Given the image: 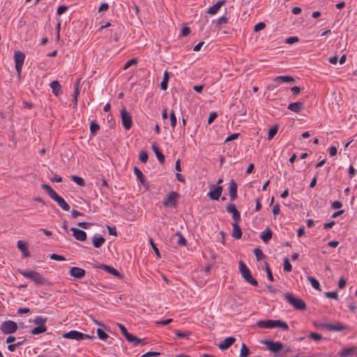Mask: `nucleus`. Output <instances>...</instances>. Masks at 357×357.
Segmentation results:
<instances>
[{
	"label": "nucleus",
	"instance_id": "f257e3e1",
	"mask_svg": "<svg viewBox=\"0 0 357 357\" xmlns=\"http://www.w3.org/2000/svg\"><path fill=\"white\" fill-rule=\"evenodd\" d=\"M17 271L24 277L30 279L37 286H43L50 284L48 280L37 271L21 269H18Z\"/></svg>",
	"mask_w": 357,
	"mask_h": 357
},
{
	"label": "nucleus",
	"instance_id": "f03ea898",
	"mask_svg": "<svg viewBox=\"0 0 357 357\" xmlns=\"http://www.w3.org/2000/svg\"><path fill=\"white\" fill-rule=\"evenodd\" d=\"M41 188L46 191L48 195L54 202H56L63 211H68L70 210V205L64 200L63 197L59 196L49 184L43 183L41 185Z\"/></svg>",
	"mask_w": 357,
	"mask_h": 357
},
{
	"label": "nucleus",
	"instance_id": "7ed1b4c3",
	"mask_svg": "<svg viewBox=\"0 0 357 357\" xmlns=\"http://www.w3.org/2000/svg\"><path fill=\"white\" fill-rule=\"evenodd\" d=\"M257 325L258 327L264 328H273L275 327H280L283 331L289 330L288 324L286 322L281 321L280 319L259 320L257 321Z\"/></svg>",
	"mask_w": 357,
	"mask_h": 357
},
{
	"label": "nucleus",
	"instance_id": "20e7f679",
	"mask_svg": "<svg viewBox=\"0 0 357 357\" xmlns=\"http://www.w3.org/2000/svg\"><path fill=\"white\" fill-rule=\"evenodd\" d=\"M284 298L296 310L303 311L307 309V305L304 301L298 297H296L293 294L287 293L284 294Z\"/></svg>",
	"mask_w": 357,
	"mask_h": 357
},
{
	"label": "nucleus",
	"instance_id": "39448f33",
	"mask_svg": "<svg viewBox=\"0 0 357 357\" xmlns=\"http://www.w3.org/2000/svg\"><path fill=\"white\" fill-rule=\"evenodd\" d=\"M239 271L241 273L243 279L250 284L257 287L258 286L257 280L254 278L251 274L250 269L247 267V266L243 263V261H239Z\"/></svg>",
	"mask_w": 357,
	"mask_h": 357
},
{
	"label": "nucleus",
	"instance_id": "423d86ee",
	"mask_svg": "<svg viewBox=\"0 0 357 357\" xmlns=\"http://www.w3.org/2000/svg\"><path fill=\"white\" fill-rule=\"evenodd\" d=\"M268 350L274 354L275 357L278 356V353L283 349L284 344L280 342H274L271 340H265L262 341Z\"/></svg>",
	"mask_w": 357,
	"mask_h": 357
},
{
	"label": "nucleus",
	"instance_id": "0eeeda50",
	"mask_svg": "<svg viewBox=\"0 0 357 357\" xmlns=\"http://www.w3.org/2000/svg\"><path fill=\"white\" fill-rule=\"evenodd\" d=\"M63 337L64 338L75 340L77 341H80V340H82L84 339H93V336H91L88 334H84L83 333H81V332H79L77 331H74V330L70 331L67 333H64L63 334Z\"/></svg>",
	"mask_w": 357,
	"mask_h": 357
},
{
	"label": "nucleus",
	"instance_id": "6e6552de",
	"mask_svg": "<svg viewBox=\"0 0 357 357\" xmlns=\"http://www.w3.org/2000/svg\"><path fill=\"white\" fill-rule=\"evenodd\" d=\"M179 194L176 191H171L169 192L167 197L163 200V205L165 207H177V199L179 197Z\"/></svg>",
	"mask_w": 357,
	"mask_h": 357
},
{
	"label": "nucleus",
	"instance_id": "1a4fd4ad",
	"mask_svg": "<svg viewBox=\"0 0 357 357\" xmlns=\"http://www.w3.org/2000/svg\"><path fill=\"white\" fill-rule=\"evenodd\" d=\"M25 54L20 51H15L14 54V60L15 63V69L18 77H20L22 68L24 62Z\"/></svg>",
	"mask_w": 357,
	"mask_h": 357
},
{
	"label": "nucleus",
	"instance_id": "9d476101",
	"mask_svg": "<svg viewBox=\"0 0 357 357\" xmlns=\"http://www.w3.org/2000/svg\"><path fill=\"white\" fill-rule=\"evenodd\" d=\"M120 113L123 128L126 130H130L132 126V119L131 114L126 110V108L121 109Z\"/></svg>",
	"mask_w": 357,
	"mask_h": 357
},
{
	"label": "nucleus",
	"instance_id": "9b49d317",
	"mask_svg": "<svg viewBox=\"0 0 357 357\" xmlns=\"http://www.w3.org/2000/svg\"><path fill=\"white\" fill-rule=\"evenodd\" d=\"M17 329V324L11 320L3 321L1 325V331L4 334L15 333Z\"/></svg>",
	"mask_w": 357,
	"mask_h": 357
},
{
	"label": "nucleus",
	"instance_id": "f8f14e48",
	"mask_svg": "<svg viewBox=\"0 0 357 357\" xmlns=\"http://www.w3.org/2000/svg\"><path fill=\"white\" fill-rule=\"evenodd\" d=\"M319 326L326 328L330 331H342L348 329V326L340 322H335V324H321Z\"/></svg>",
	"mask_w": 357,
	"mask_h": 357
},
{
	"label": "nucleus",
	"instance_id": "ddd939ff",
	"mask_svg": "<svg viewBox=\"0 0 357 357\" xmlns=\"http://www.w3.org/2000/svg\"><path fill=\"white\" fill-rule=\"evenodd\" d=\"M98 268L116 276L119 279H122L123 278V275L119 271H117L111 266L100 264L98 266Z\"/></svg>",
	"mask_w": 357,
	"mask_h": 357
},
{
	"label": "nucleus",
	"instance_id": "4468645a",
	"mask_svg": "<svg viewBox=\"0 0 357 357\" xmlns=\"http://www.w3.org/2000/svg\"><path fill=\"white\" fill-rule=\"evenodd\" d=\"M222 190L223 188L222 186L211 185L208 195L212 200H218L221 196Z\"/></svg>",
	"mask_w": 357,
	"mask_h": 357
},
{
	"label": "nucleus",
	"instance_id": "2eb2a0df",
	"mask_svg": "<svg viewBox=\"0 0 357 357\" xmlns=\"http://www.w3.org/2000/svg\"><path fill=\"white\" fill-rule=\"evenodd\" d=\"M227 211L232 214V218L234 221V222H240L241 215L239 211L236 209L234 204H228L227 206Z\"/></svg>",
	"mask_w": 357,
	"mask_h": 357
},
{
	"label": "nucleus",
	"instance_id": "dca6fc26",
	"mask_svg": "<svg viewBox=\"0 0 357 357\" xmlns=\"http://www.w3.org/2000/svg\"><path fill=\"white\" fill-rule=\"evenodd\" d=\"M85 274V270L82 268L73 266L70 269V275L76 279L82 278Z\"/></svg>",
	"mask_w": 357,
	"mask_h": 357
},
{
	"label": "nucleus",
	"instance_id": "f3484780",
	"mask_svg": "<svg viewBox=\"0 0 357 357\" xmlns=\"http://www.w3.org/2000/svg\"><path fill=\"white\" fill-rule=\"evenodd\" d=\"M70 231H73V236L76 240L84 241L86 239V233L79 229L71 227Z\"/></svg>",
	"mask_w": 357,
	"mask_h": 357
},
{
	"label": "nucleus",
	"instance_id": "a211bd4d",
	"mask_svg": "<svg viewBox=\"0 0 357 357\" xmlns=\"http://www.w3.org/2000/svg\"><path fill=\"white\" fill-rule=\"evenodd\" d=\"M235 341L236 338L234 337H228L218 344V347L222 351L226 350L229 349L235 342Z\"/></svg>",
	"mask_w": 357,
	"mask_h": 357
},
{
	"label": "nucleus",
	"instance_id": "6ab92c4d",
	"mask_svg": "<svg viewBox=\"0 0 357 357\" xmlns=\"http://www.w3.org/2000/svg\"><path fill=\"white\" fill-rule=\"evenodd\" d=\"M229 194L231 201H234L237 198V184L236 181L231 179L229 182Z\"/></svg>",
	"mask_w": 357,
	"mask_h": 357
},
{
	"label": "nucleus",
	"instance_id": "aec40b11",
	"mask_svg": "<svg viewBox=\"0 0 357 357\" xmlns=\"http://www.w3.org/2000/svg\"><path fill=\"white\" fill-rule=\"evenodd\" d=\"M225 2V0H220L217 1L213 6L208 8L206 13L211 15L216 14Z\"/></svg>",
	"mask_w": 357,
	"mask_h": 357
},
{
	"label": "nucleus",
	"instance_id": "412c9836",
	"mask_svg": "<svg viewBox=\"0 0 357 357\" xmlns=\"http://www.w3.org/2000/svg\"><path fill=\"white\" fill-rule=\"evenodd\" d=\"M151 148H152L153 152L155 153V156L158 158V160H159V162L161 164H163L165 162V155L160 151L157 144L155 142L152 143Z\"/></svg>",
	"mask_w": 357,
	"mask_h": 357
},
{
	"label": "nucleus",
	"instance_id": "4be33fe9",
	"mask_svg": "<svg viewBox=\"0 0 357 357\" xmlns=\"http://www.w3.org/2000/svg\"><path fill=\"white\" fill-rule=\"evenodd\" d=\"M287 109L294 112L299 113L303 109V103L302 102H291L288 105Z\"/></svg>",
	"mask_w": 357,
	"mask_h": 357
},
{
	"label": "nucleus",
	"instance_id": "5701e85b",
	"mask_svg": "<svg viewBox=\"0 0 357 357\" xmlns=\"http://www.w3.org/2000/svg\"><path fill=\"white\" fill-rule=\"evenodd\" d=\"M274 82L278 85L280 82L292 83L295 82L293 77L289 75H281L274 78Z\"/></svg>",
	"mask_w": 357,
	"mask_h": 357
},
{
	"label": "nucleus",
	"instance_id": "b1692460",
	"mask_svg": "<svg viewBox=\"0 0 357 357\" xmlns=\"http://www.w3.org/2000/svg\"><path fill=\"white\" fill-rule=\"evenodd\" d=\"M17 246L20 250L24 257H28L30 256V252L29 251L28 246L23 241H18Z\"/></svg>",
	"mask_w": 357,
	"mask_h": 357
},
{
	"label": "nucleus",
	"instance_id": "393cba45",
	"mask_svg": "<svg viewBox=\"0 0 357 357\" xmlns=\"http://www.w3.org/2000/svg\"><path fill=\"white\" fill-rule=\"evenodd\" d=\"M238 223L239 222L232 223V236L236 239H240L243 234Z\"/></svg>",
	"mask_w": 357,
	"mask_h": 357
},
{
	"label": "nucleus",
	"instance_id": "a878e982",
	"mask_svg": "<svg viewBox=\"0 0 357 357\" xmlns=\"http://www.w3.org/2000/svg\"><path fill=\"white\" fill-rule=\"evenodd\" d=\"M50 87L52 88V93L56 96H59L62 93L61 86L57 80L52 82L50 83Z\"/></svg>",
	"mask_w": 357,
	"mask_h": 357
},
{
	"label": "nucleus",
	"instance_id": "bb28decb",
	"mask_svg": "<svg viewBox=\"0 0 357 357\" xmlns=\"http://www.w3.org/2000/svg\"><path fill=\"white\" fill-rule=\"evenodd\" d=\"M105 242V238L101 236L95 235L92 238L93 246L96 248H100Z\"/></svg>",
	"mask_w": 357,
	"mask_h": 357
},
{
	"label": "nucleus",
	"instance_id": "cd10ccee",
	"mask_svg": "<svg viewBox=\"0 0 357 357\" xmlns=\"http://www.w3.org/2000/svg\"><path fill=\"white\" fill-rule=\"evenodd\" d=\"M273 232L269 227H267L266 230L260 234L261 239L264 243H267L272 238Z\"/></svg>",
	"mask_w": 357,
	"mask_h": 357
},
{
	"label": "nucleus",
	"instance_id": "c85d7f7f",
	"mask_svg": "<svg viewBox=\"0 0 357 357\" xmlns=\"http://www.w3.org/2000/svg\"><path fill=\"white\" fill-rule=\"evenodd\" d=\"M174 333L176 335V336L178 338H182V339H189L190 335H192V332L189 331H181L178 330H176L174 331Z\"/></svg>",
	"mask_w": 357,
	"mask_h": 357
},
{
	"label": "nucleus",
	"instance_id": "c756f323",
	"mask_svg": "<svg viewBox=\"0 0 357 357\" xmlns=\"http://www.w3.org/2000/svg\"><path fill=\"white\" fill-rule=\"evenodd\" d=\"M47 319L46 317H43L41 316H37L34 318L33 320V322L38 325V326L47 328L45 323L47 321Z\"/></svg>",
	"mask_w": 357,
	"mask_h": 357
},
{
	"label": "nucleus",
	"instance_id": "7c9ffc66",
	"mask_svg": "<svg viewBox=\"0 0 357 357\" xmlns=\"http://www.w3.org/2000/svg\"><path fill=\"white\" fill-rule=\"evenodd\" d=\"M169 73L166 70L165 71L164 74H163V78H162V80L160 83V89L163 91H165L167 90V85H168V82H169Z\"/></svg>",
	"mask_w": 357,
	"mask_h": 357
},
{
	"label": "nucleus",
	"instance_id": "2f4dec72",
	"mask_svg": "<svg viewBox=\"0 0 357 357\" xmlns=\"http://www.w3.org/2000/svg\"><path fill=\"white\" fill-rule=\"evenodd\" d=\"M134 173L136 175L138 180L139 181V182L142 185H144L145 177H144L143 173L142 172V171L138 167H134Z\"/></svg>",
	"mask_w": 357,
	"mask_h": 357
},
{
	"label": "nucleus",
	"instance_id": "473e14b6",
	"mask_svg": "<svg viewBox=\"0 0 357 357\" xmlns=\"http://www.w3.org/2000/svg\"><path fill=\"white\" fill-rule=\"evenodd\" d=\"M278 131V125H274L273 126H272L268 130L267 139L268 140L272 139L274 137V136L277 134Z\"/></svg>",
	"mask_w": 357,
	"mask_h": 357
},
{
	"label": "nucleus",
	"instance_id": "72a5a7b5",
	"mask_svg": "<svg viewBox=\"0 0 357 357\" xmlns=\"http://www.w3.org/2000/svg\"><path fill=\"white\" fill-rule=\"evenodd\" d=\"M250 353L249 348L243 343L240 351V357H248Z\"/></svg>",
	"mask_w": 357,
	"mask_h": 357
},
{
	"label": "nucleus",
	"instance_id": "f704fd0d",
	"mask_svg": "<svg viewBox=\"0 0 357 357\" xmlns=\"http://www.w3.org/2000/svg\"><path fill=\"white\" fill-rule=\"evenodd\" d=\"M127 341L131 343L134 347L137 346L139 344H140V339L138 338L137 336L130 334L128 337L127 338Z\"/></svg>",
	"mask_w": 357,
	"mask_h": 357
},
{
	"label": "nucleus",
	"instance_id": "c9c22d12",
	"mask_svg": "<svg viewBox=\"0 0 357 357\" xmlns=\"http://www.w3.org/2000/svg\"><path fill=\"white\" fill-rule=\"evenodd\" d=\"M307 280L310 282L311 285L317 290L320 291V284L319 281L312 276H307Z\"/></svg>",
	"mask_w": 357,
	"mask_h": 357
},
{
	"label": "nucleus",
	"instance_id": "e433bc0d",
	"mask_svg": "<svg viewBox=\"0 0 357 357\" xmlns=\"http://www.w3.org/2000/svg\"><path fill=\"white\" fill-rule=\"evenodd\" d=\"M79 80L78 79L75 84V89L73 92V102L75 105L77 104V97L79 94Z\"/></svg>",
	"mask_w": 357,
	"mask_h": 357
},
{
	"label": "nucleus",
	"instance_id": "4c0bfd02",
	"mask_svg": "<svg viewBox=\"0 0 357 357\" xmlns=\"http://www.w3.org/2000/svg\"><path fill=\"white\" fill-rule=\"evenodd\" d=\"M100 130L99 125L94 121L90 123V132L92 135H96L98 130Z\"/></svg>",
	"mask_w": 357,
	"mask_h": 357
},
{
	"label": "nucleus",
	"instance_id": "58836bf2",
	"mask_svg": "<svg viewBox=\"0 0 357 357\" xmlns=\"http://www.w3.org/2000/svg\"><path fill=\"white\" fill-rule=\"evenodd\" d=\"M174 235L178 237V240L177 242L178 245H181V246L186 245L187 241L179 231L176 232V234Z\"/></svg>",
	"mask_w": 357,
	"mask_h": 357
},
{
	"label": "nucleus",
	"instance_id": "ea45409f",
	"mask_svg": "<svg viewBox=\"0 0 357 357\" xmlns=\"http://www.w3.org/2000/svg\"><path fill=\"white\" fill-rule=\"evenodd\" d=\"M254 254L256 257L257 261H260L265 257V255L263 253L262 250L259 248L254 249Z\"/></svg>",
	"mask_w": 357,
	"mask_h": 357
},
{
	"label": "nucleus",
	"instance_id": "a19ab883",
	"mask_svg": "<svg viewBox=\"0 0 357 357\" xmlns=\"http://www.w3.org/2000/svg\"><path fill=\"white\" fill-rule=\"evenodd\" d=\"M71 180L74 181L75 183H77L79 186H84L85 185V181L84 180L76 175L71 176Z\"/></svg>",
	"mask_w": 357,
	"mask_h": 357
},
{
	"label": "nucleus",
	"instance_id": "79ce46f5",
	"mask_svg": "<svg viewBox=\"0 0 357 357\" xmlns=\"http://www.w3.org/2000/svg\"><path fill=\"white\" fill-rule=\"evenodd\" d=\"M47 331V328H43L40 326H36L33 328L31 331V334L32 335H38L43 333H45Z\"/></svg>",
	"mask_w": 357,
	"mask_h": 357
},
{
	"label": "nucleus",
	"instance_id": "37998d69",
	"mask_svg": "<svg viewBox=\"0 0 357 357\" xmlns=\"http://www.w3.org/2000/svg\"><path fill=\"white\" fill-rule=\"evenodd\" d=\"M96 333L98 338L102 340H105L109 337L108 335L101 328H98Z\"/></svg>",
	"mask_w": 357,
	"mask_h": 357
},
{
	"label": "nucleus",
	"instance_id": "c03bdc74",
	"mask_svg": "<svg viewBox=\"0 0 357 357\" xmlns=\"http://www.w3.org/2000/svg\"><path fill=\"white\" fill-rule=\"evenodd\" d=\"M148 153L146 151H141L139 152V159L142 162L146 163L148 160Z\"/></svg>",
	"mask_w": 357,
	"mask_h": 357
},
{
	"label": "nucleus",
	"instance_id": "a18cd8bd",
	"mask_svg": "<svg viewBox=\"0 0 357 357\" xmlns=\"http://www.w3.org/2000/svg\"><path fill=\"white\" fill-rule=\"evenodd\" d=\"M138 63L137 58H132L128 60L124 65L123 69L126 70L134 64H137Z\"/></svg>",
	"mask_w": 357,
	"mask_h": 357
},
{
	"label": "nucleus",
	"instance_id": "49530a36",
	"mask_svg": "<svg viewBox=\"0 0 357 357\" xmlns=\"http://www.w3.org/2000/svg\"><path fill=\"white\" fill-rule=\"evenodd\" d=\"M283 269L287 272H290L292 270V266L288 258H285L284 259Z\"/></svg>",
	"mask_w": 357,
	"mask_h": 357
},
{
	"label": "nucleus",
	"instance_id": "de8ad7c7",
	"mask_svg": "<svg viewBox=\"0 0 357 357\" xmlns=\"http://www.w3.org/2000/svg\"><path fill=\"white\" fill-rule=\"evenodd\" d=\"M265 271L266 272L268 279L270 281L273 282L274 280L273 276L272 274V271L267 262H265Z\"/></svg>",
	"mask_w": 357,
	"mask_h": 357
},
{
	"label": "nucleus",
	"instance_id": "09e8293b",
	"mask_svg": "<svg viewBox=\"0 0 357 357\" xmlns=\"http://www.w3.org/2000/svg\"><path fill=\"white\" fill-rule=\"evenodd\" d=\"M121 332L122 333V334L123 335V336L126 337V339L127 340V338L128 337V336L131 334L130 333L128 332L126 328L121 324H117Z\"/></svg>",
	"mask_w": 357,
	"mask_h": 357
},
{
	"label": "nucleus",
	"instance_id": "8fccbe9b",
	"mask_svg": "<svg viewBox=\"0 0 357 357\" xmlns=\"http://www.w3.org/2000/svg\"><path fill=\"white\" fill-rule=\"evenodd\" d=\"M354 349L352 348L344 349L340 352L341 357H346L353 354Z\"/></svg>",
	"mask_w": 357,
	"mask_h": 357
},
{
	"label": "nucleus",
	"instance_id": "3c124183",
	"mask_svg": "<svg viewBox=\"0 0 357 357\" xmlns=\"http://www.w3.org/2000/svg\"><path fill=\"white\" fill-rule=\"evenodd\" d=\"M171 126L174 128L176 125V117L174 110H172L169 115Z\"/></svg>",
	"mask_w": 357,
	"mask_h": 357
},
{
	"label": "nucleus",
	"instance_id": "603ef678",
	"mask_svg": "<svg viewBox=\"0 0 357 357\" xmlns=\"http://www.w3.org/2000/svg\"><path fill=\"white\" fill-rule=\"evenodd\" d=\"M326 297L331 299H338V294L337 291H328L325 293Z\"/></svg>",
	"mask_w": 357,
	"mask_h": 357
},
{
	"label": "nucleus",
	"instance_id": "864d4df0",
	"mask_svg": "<svg viewBox=\"0 0 357 357\" xmlns=\"http://www.w3.org/2000/svg\"><path fill=\"white\" fill-rule=\"evenodd\" d=\"M309 337L314 341H320L323 339L321 335L317 333H311L309 335Z\"/></svg>",
	"mask_w": 357,
	"mask_h": 357
},
{
	"label": "nucleus",
	"instance_id": "5fc2aeb1",
	"mask_svg": "<svg viewBox=\"0 0 357 357\" xmlns=\"http://www.w3.org/2000/svg\"><path fill=\"white\" fill-rule=\"evenodd\" d=\"M228 22V18L225 16H222L217 20L216 26L220 28L222 24H226Z\"/></svg>",
	"mask_w": 357,
	"mask_h": 357
},
{
	"label": "nucleus",
	"instance_id": "6e6d98bb",
	"mask_svg": "<svg viewBox=\"0 0 357 357\" xmlns=\"http://www.w3.org/2000/svg\"><path fill=\"white\" fill-rule=\"evenodd\" d=\"M50 258L51 259L56 260V261H65L66 260V258L63 256L59 255H57L55 253L50 255Z\"/></svg>",
	"mask_w": 357,
	"mask_h": 357
},
{
	"label": "nucleus",
	"instance_id": "4d7b16f0",
	"mask_svg": "<svg viewBox=\"0 0 357 357\" xmlns=\"http://www.w3.org/2000/svg\"><path fill=\"white\" fill-rule=\"evenodd\" d=\"M266 27V24L263 22H259L254 26V31L258 32L262 29H264Z\"/></svg>",
	"mask_w": 357,
	"mask_h": 357
},
{
	"label": "nucleus",
	"instance_id": "13d9d810",
	"mask_svg": "<svg viewBox=\"0 0 357 357\" xmlns=\"http://www.w3.org/2000/svg\"><path fill=\"white\" fill-rule=\"evenodd\" d=\"M20 345H22V342H17L16 343H14V344H10L8 345V349L10 351H15L16 348L17 347H20Z\"/></svg>",
	"mask_w": 357,
	"mask_h": 357
},
{
	"label": "nucleus",
	"instance_id": "bf43d9fd",
	"mask_svg": "<svg viewBox=\"0 0 357 357\" xmlns=\"http://www.w3.org/2000/svg\"><path fill=\"white\" fill-rule=\"evenodd\" d=\"M68 7L65 5L59 6V8H57V10H56V15H61L63 14L68 10Z\"/></svg>",
	"mask_w": 357,
	"mask_h": 357
},
{
	"label": "nucleus",
	"instance_id": "052dcab7",
	"mask_svg": "<svg viewBox=\"0 0 357 357\" xmlns=\"http://www.w3.org/2000/svg\"><path fill=\"white\" fill-rule=\"evenodd\" d=\"M149 243H150L153 250H154L155 255L158 257H160V251H159L158 248L156 247V245L154 244L153 240L151 238H149Z\"/></svg>",
	"mask_w": 357,
	"mask_h": 357
},
{
	"label": "nucleus",
	"instance_id": "680f3d73",
	"mask_svg": "<svg viewBox=\"0 0 357 357\" xmlns=\"http://www.w3.org/2000/svg\"><path fill=\"white\" fill-rule=\"evenodd\" d=\"M217 116L218 114L216 112H211L207 120L208 124H211L213 122V121L217 118Z\"/></svg>",
	"mask_w": 357,
	"mask_h": 357
},
{
	"label": "nucleus",
	"instance_id": "e2e57ef3",
	"mask_svg": "<svg viewBox=\"0 0 357 357\" xmlns=\"http://www.w3.org/2000/svg\"><path fill=\"white\" fill-rule=\"evenodd\" d=\"M298 40L299 38L297 36H291L286 39V43L291 45L293 43L298 42Z\"/></svg>",
	"mask_w": 357,
	"mask_h": 357
},
{
	"label": "nucleus",
	"instance_id": "0e129e2a",
	"mask_svg": "<svg viewBox=\"0 0 357 357\" xmlns=\"http://www.w3.org/2000/svg\"><path fill=\"white\" fill-rule=\"evenodd\" d=\"M160 355V352L157 351H148L144 354L141 357H151V356H158Z\"/></svg>",
	"mask_w": 357,
	"mask_h": 357
},
{
	"label": "nucleus",
	"instance_id": "69168bd1",
	"mask_svg": "<svg viewBox=\"0 0 357 357\" xmlns=\"http://www.w3.org/2000/svg\"><path fill=\"white\" fill-rule=\"evenodd\" d=\"M107 229L108 230L109 234L112 236H117V232L115 227H111L109 225H107Z\"/></svg>",
	"mask_w": 357,
	"mask_h": 357
},
{
	"label": "nucleus",
	"instance_id": "338daca9",
	"mask_svg": "<svg viewBox=\"0 0 357 357\" xmlns=\"http://www.w3.org/2000/svg\"><path fill=\"white\" fill-rule=\"evenodd\" d=\"M240 135L239 133H233L231 135H230L229 136H228L225 140V142H230V141H232L234 139H236L238 137V136Z\"/></svg>",
	"mask_w": 357,
	"mask_h": 357
},
{
	"label": "nucleus",
	"instance_id": "774afa93",
	"mask_svg": "<svg viewBox=\"0 0 357 357\" xmlns=\"http://www.w3.org/2000/svg\"><path fill=\"white\" fill-rule=\"evenodd\" d=\"M93 224L91 222H78L77 225L79 227H82V229H86L89 227V226L92 225Z\"/></svg>",
	"mask_w": 357,
	"mask_h": 357
}]
</instances>
